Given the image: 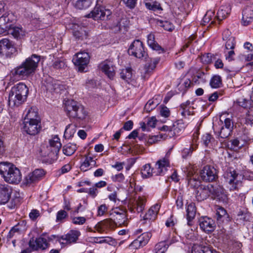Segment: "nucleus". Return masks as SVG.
<instances>
[{
	"label": "nucleus",
	"mask_w": 253,
	"mask_h": 253,
	"mask_svg": "<svg viewBox=\"0 0 253 253\" xmlns=\"http://www.w3.org/2000/svg\"><path fill=\"white\" fill-rule=\"evenodd\" d=\"M40 61V56L32 54L14 69L13 74L19 77H27L35 73Z\"/></svg>",
	"instance_id": "f257e3e1"
},
{
	"label": "nucleus",
	"mask_w": 253,
	"mask_h": 253,
	"mask_svg": "<svg viewBox=\"0 0 253 253\" xmlns=\"http://www.w3.org/2000/svg\"><path fill=\"white\" fill-rule=\"evenodd\" d=\"M0 174L9 183L18 184L22 178L20 170L13 164L7 162L0 163Z\"/></svg>",
	"instance_id": "f03ea898"
},
{
	"label": "nucleus",
	"mask_w": 253,
	"mask_h": 253,
	"mask_svg": "<svg viewBox=\"0 0 253 253\" xmlns=\"http://www.w3.org/2000/svg\"><path fill=\"white\" fill-rule=\"evenodd\" d=\"M27 86L21 83L12 87L9 95V104L13 106H18L27 99L28 94Z\"/></svg>",
	"instance_id": "7ed1b4c3"
},
{
	"label": "nucleus",
	"mask_w": 253,
	"mask_h": 253,
	"mask_svg": "<svg viewBox=\"0 0 253 253\" xmlns=\"http://www.w3.org/2000/svg\"><path fill=\"white\" fill-rule=\"evenodd\" d=\"M227 188L230 191L238 190L242 186L244 176L232 168L227 169L223 174Z\"/></svg>",
	"instance_id": "20e7f679"
},
{
	"label": "nucleus",
	"mask_w": 253,
	"mask_h": 253,
	"mask_svg": "<svg viewBox=\"0 0 253 253\" xmlns=\"http://www.w3.org/2000/svg\"><path fill=\"white\" fill-rule=\"evenodd\" d=\"M61 145L59 138L56 135L54 136L49 140V145L42 149V155L47 157L52 160H57Z\"/></svg>",
	"instance_id": "39448f33"
},
{
	"label": "nucleus",
	"mask_w": 253,
	"mask_h": 253,
	"mask_svg": "<svg viewBox=\"0 0 253 253\" xmlns=\"http://www.w3.org/2000/svg\"><path fill=\"white\" fill-rule=\"evenodd\" d=\"M65 110L70 118L83 119L86 116L83 106L78 105L74 100H69L66 102Z\"/></svg>",
	"instance_id": "423d86ee"
},
{
	"label": "nucleus",
	"mask_w": 253,
	"mask_h": 253,
	"mask_svg": "<svg viewBox=\"0 0 253 253\" xmlns=\"http://www.w3.org/2000/svg\"><path fill=\"white\" fill-rule=\"evenodd\" d=\"M128 53L129 55L139 59H145L147 56L143 44L139 40H134L130 44L128 49Z\"/></svg>",
	"instance_id": "0eeeda50"
},
{
	"label": "nucleus",
	"mask_w": 253,
	"mask_h": 253,
	"mask_svg": "<svg viewBox=\"0 0 253 253\" xmlns=\"http://www.w3.org/2000/svg\"><path fill=\"white\" fill-rule=\"evenodd\" d=\"M89 56L87 52L82 51L76 54L73 58L74 64L78 66V70L84 72L89 61Z\"/></svg>",
	"instance_id": "6e6552de"
},
{
	"label": "nucleus",
	"mask_w": 253,
	"mask_h": 253,
	"mask_svg": "<svg viewBox=\"0 0 253 253\" xmlns=\"http://www.w3.org/2000/svg\"><path fill=\"white\" fill-rule=\"evenodd\" d=\"M200 174L202 180L206 182H212L217 178L216 170L210 166H205Z\"/></svg>",
	"instance_id": "1a4fd4ad"
},
{
	"label": "nucleus",
	"mask_w": 253,
	"mask_h": 253,
	"mask_svg": "<svg viewBox=\"0 0 253 253\" xmlns=\"http://www.w3.org/2000/svg\"><path fill=\"white\" fill-rule=\"evenodd\" d=\"M45 174V172L43 169H36L25 177L23 183L26 185H30L41 180Z\"/></svg>",
	"instance_id": "9d476101"
},
{
	"label": "nucleus",
	"mask_w": 253,
	"mask_h": 253,
	"mask_svg": "<svg viewBox=\"0 0 253 253\" xmlns=\"http://www.w3.org/2000/svg\"><path fill=\"white\" fill-rule=\"evenodd\" d=\"M211 190H213V185H202L195 191V197L197 201H202L207 199L211 195Z\"/></svg>",
	"instance_id": "9b49d317"
},
{
	"label": "nucleus",
	"mask_w": 253,
	"mask_h": 253,
	"mask_svg": "<svg viewBox=\"0 0 253 253\" xmlns=\"http://www.w3.org/2000/svg\"><path fill=\"white\" fill-rule=\"evenodd\" d=\"M29 247L33 250H44L48 248L49 243L45 238L40 237L35 239L34 237L30 239L29 242Z\"/></svg>",
	"instance_id": "f8f14e48"
},
{
	"label": "nucleus",
	"mask_w": 253,
	"mask_h": 253,
	"mask_svg": "<svg viewBox=\"0 0 253 253\" xmlns=\"http://www.w3.org/2000/svg\"><path fill=\"white\" fill-rule=\"evenodd\" d=\"M23 129L27 134L35 135L41 129V122L23 121Z\"/></svg>",
	"instance_id": "ddd939ff"
},
{
	"label": "nucleus",
	"mask_w": 253,
	"mask_h": 253,
	"mask_svg": "<svg viewBox=\"0 0 253 253\" xmlns=\"http://www.w3.org/2000/svg\"><path fill=\"white\" fill-rule=\"evenodd\" d=\"M111 215L114 218L113 221L114 222V227L115 226H121L127 225V218L124 211L116 209Z\"/></svg>",
	"instance_id": "4468645a"
},
{
	"label": "nucleus",
	"mask_w": 253,
	"mask_h": 253,
	"mask_svg": "<svg viewBox=\"0 0 253 253\" xmlns=\"http://www.w3.org/2000/svg\"><path fill=\"white\" fill-rule=\"evenodd\" d=\"M170 167L169 159L165 157L158 161L154 169V174L156 175H163L167 170V168Z\"/></svg>",
	"instance_id": "2eb2a0df"
},
{
	"label": "nucleus",
	"mask_w": 253,
	"mask_h": 253,
	"mask_svg": "<svg viewBox=\"0 0 253 253\" xmlns=\"http://www.w3.org/2000/svg\"><path fill=\"white\" fill-rule=\"evenodd\" d=\"M80 235V231L71 230L67 234L60 237L58 240L61 244H70L76 242Z\"/></svg>",
	"instance_id": "dca6fc26"
},
{
	"label": "nucleus",
	"mask_w": 253,
	"mask_h": 253,
	"mask_svg": "<svg viewBox=\"0 0 253 253\" xmlns=\"http://www.w3.org/2000/svg\"><path fill=\"white\" fill-rule=\"evenodd\" d=\"M15 50L12 42L7 39L0 41V54L10 56Z\"/></svg>",
	"instance_id": "f3484780"
},
{
	"label": "nucleus",
	"mask_w": 253,
	"mask_h": 253,
	"mask_svg": "<svg viewBox=\"0 0 253 253\" xmlns=\"http://www.w3.org/2000/svg\"><path fill=\"white\" fill-rule=\"evenodd\" d=\"M211 195L214 199L223 202H226L228 199L225 189L218 185H213V190H211Z\"/></svg>",
	"instance_id": "a211bd4d"
},
{
	"label": "nucleus",
	"mask_w": 253,
	"mask_h": 253,
	"mask_svg": "<svg viewBox=\"0 0 253 253\" xmlns=\"http://www.w3.org/2000/svg\"><path fill=\"white\" fill-rule=\"evenodd\" d=\"M160 208V205L158 204L152 206L142 216L144 223H147L148 221L149 223H150L154 221L157 218Z\"/></svg>",
	"instance_id": "6ab92c4d"
},
{
	"label": "nucleus",
	"mask_w": 253,
	"mask_h": 253,
	"mask_svg": "<svg viewBox=\"0 0 253 253\" xmlns=\"http://www.w3.org/2000/svg\"><path fill=\"white\" fill-rule=\"evenodd\" d=\"M200 228L205 232H211L214 230L215 224L214 221L207 216L202 217L199 219Z\"/></svg>",
	"instance_id": "aec40b11"
},
{
	"label": "nucleus",
	"mask_w": 253,
	"mask_h": 253,
	"mask_svg": "<svg viewBox=\"0 0 253 253\" xmlns=\"http://www.w3.org/2000/svg\"><path fill=\"white\" fill-rule=\"evenodd\" d=\"M44 85L47 91L51 93H58L63 88V85L60 84L59 81H55L50 77L46 79Z\"/></svg>",
	"instance_id": "412c9836"
},
{
	"label": "nucleus",
	"mask_w": 253,
	"mask_h": 253,
	"mask_svg": "<svg viewBox=\"0 0 253 253\" xmlns=\"http://www.w3.org/2000/svg\"><path fill=\"white\" fill-rule=\"evenodd\" d=\"M99 67L109 78L110 79L113 78L115 72L112 61L108 60H105L100 64Z\"/></svg>",
	"instance_id": "4be33fe9"
},
{
	"label": "nucleus",
	"mask_w": 253,
	"mask_h": 253,
	"mask_svg": "<svg viewBox=\"0 0 253 253\" xmlns=\"http://www.w3.org/2000/svg\"><path fill=\"white\" fill-rule=\"evenodd\" d=\"M12 189L6 184H0V205L6 203L9 200Z\"/></svg>",
	"instance_id": "5701e85b"
},
{
	"label": "nucleus",
	"mask_w": 253,
	"mask_h": 253,
	"mask_svg": "<svg viewBox=\"0 0 253 253\" xmlns=\"http://www.w3.org/2000/svg\"><path fill=\"white\" fill-rule=\"evenodd\" d=\"M25 112L26 115L23 121L41 122L38 109L36 107H30L27 108Z\"/></svg>",
	"instance_id": "b1692460"
},
{
	"label": "nucleus",
	"mask_w": 253,
	"mask_h": 253,
	"mask_svg": "<svg viewBox=\"0 0 253 253\" xmlns=\"http://www.w3.org/2000/svg\"><path fill=\"white\" fill-rule=\"evenodd\" d=\"M96 230L99 232H104L108 229L114 228V222L111 219H106L99 222L95 227Z\"/></svg>",
	"instance_id": "393cba45"
},
{
	"label": "nucleus",
	"mask_w": 253,
	"mask_h": 253,
	"mask_svg": "<svg viewBox=\"0 0 253 253\" xmlns=\"http://www.w3.org/2000/svg\"><path fill=\"white\" fill-rule=\"evenodd\" d=\"M230 32L228 30H225L222 34V39L226 41L225 49H234L235 46V38L230 36Z\"/></svg>",
	"instance_id": "a878e982"
},
{
	"label": "nucleus",
	"mask_w": 253,
	"mask_h": 253,
	"mask_svg": "<svg viewBox=\"0 0 253 253\" xmlns=\"http://www.w3.org/2000/svg\"><path fill=\"white\" fill-rule=\"evenodd\" d=\"M73 34L76 39L79 40L87 39L88 36L86 28L78 25L74 26Z\"/></svg>",
	"instance_id": "bb28decb"
},
{
	"label": "nucleus",
	"mask_w": 253,
	"mask_h": 253,
	"mask_svg": "<svg viewBox=\"0 0 253 253\" xmlns=\"http://www.w3.org/2000/svg\"><path fill=\"white\" fill-rule=\"evenodd\" d=\"M147 43L148 46L153 49L158 51L159 53L164 52L165 51L163 48L155 40V36L152 34H150L147 36Z\"/></svg>",
	"instance_id": "cd10ccee"
},
{
	"label": "nucleus",
	"mask_w": 253,
	"mask_h": 253,
	"mask_svg": "<svg viewBox=\"0 0 253 253\" xmlns=\"http://www.w3.org/2000/svg\"><path fill=\"white\" fill-rule=\"evenodd\" d=\"M14 21V16L12 13H5L0 17V24L10 28Z\"/></svg>",
	"instance_id": "c85d7f7f"
},
{
	"label": "nucleus",
	"mask_w": 253,
	"mask_h": 253,
	"mask_svg": "<svg viewBox=\"0 0 253 253\" xmlns=\"http://www.w3.org/2000/svg\"><path fill=\"white\" fill-rule=\"evenodd\" d=\"M216 215L217 220L220 223L228 218L226 211L223 208L219 206L216 207Z\"/></svg>",
	"instance_id": "c756f323"
},
{
	"label": "nucleus",
	"mask_w": 253,
	"mask_h": 253,
	"mask_svg": "<svg viewBox=\"0 0 253 253\" xmlns=\"http://www.w3.org/2000/svg\"><path fill=\"white\" fill-rule=\"evenodd\" d=\"M251 217V213L247 209L240 210L237 214V220H239L241 223L248 221Z\"/></svg>",
	"instance_id": "7c9ffc66"
},
{
	"label": "nucleus",
	"mask_w": 253,
	"mask_h": 253,
	"mask_svg": "<svg viewBox=\"0 0 253 253\" xmlns=\"http://www.w3.org/2000/svg\"><path fill=\"white\" fill-rule=\"evenodd\" d=\"M187 218L188 223L195 216L196 208L195 203L191 202L188 204L186 208Z\"/></svg>",
	"instance_id": "2f4dec72"
},
{
	"label": "nucleus",
	"mask_w": 253,
	"mask_h": 253,
	"mask_svg": "<svg viewBox=\"0 0 253 253\" xmlns=\"http://www.w3.org/2000/svg\"><path fill=\"white\" fill-rule=\"evenodd\" d=\"M192 253H217L214 250L211 249L209 247L196 246L192 249Z\"/></svg>",
	"instance_id": "473e14b6"
},
{
	"label": "nucleus",
	"mask_w": 253,
	"mask_h": 253,
	"mask_svg": "<svg viewBox=\"0 0 253 253\" xmlns=\"http://www.w3.org/2000/svg\"><path fill=\"white\" fill-rule=\"evenodd\" d=\"M231 9L229 6H221L217 13V18L219 21H221L226 18L229 14Z\"/></svg>",
	"instance_id": "72a5a7b5"
},
{
	"label": "nucleus",
	"mask_w": 253,
	"mask_h": 253,
	"mask_svg": "<svg viewBox=\"0 0 253 253\" xmlns=\"http://www.w3.org/2000/svg\"><path fill=\"white\" fill-rule=\"evenodd\" d=\"M77 147L74 143H68L63 147V153L67 156L73 155L76 151Z\"/></svg>",
	"instance_id": "f704fd0d"
},
{
	"label": "nucleus",
	"mask_w": 253,
	"mask_h": 253,
	"mask_svg": "<svg viewBox=\"0 0 253 253\" xmlns=\"http://www.w3.org/2000/svg\"><path fill=\"white\" fill-rule=\"evenodd\" d=\"M92 163L95 165L96 162L93 158L90 156H85L84 161L82 163L80 169L83 171H86L89 169V167L92 165Z\"/></svg>",
	"instance_id": "c9c22d12"
},
{
	"label": "nucleus",
	"mask_w": 253,
	"mask_h": 253,
	"mask_svg": "<svg viewBox=\"0 0 253 253\" xmlns=\"http://www.w3.org/2000/svg\"><path fill=\"white\" fill-rule=\"evenodd\" d=\"M121 78L125 82L129 83L132 81V70L130 68H127L122 70L120 73Z\"/></svg>",
	"instance_id": "e433bc0d"
},
{
	"label": "nucleus",
	"mask_w": 253,
	"mask_h": 253,
	"mask_svg": "<svg viewBox=\"0 0 253 253\" xmlns=\"http://www.w3.org/2000/svg\"><path fill=\"white\" fill-rule=\"evenodd\" d=\"M74 5L79 9L87 8L90 5V1L88 0H72Z\"/></svg>",
	"instance_id": "4c0bfd02"
},
{
	"label": "nucleus",
	"mask_w": 253,
	"mask_h": 253,
	"mask_svg": "<svg viewBox=\"0 0 253 253\" xmlns=\"http://www.w3.org/2000/svg\"><path fill=\"white\" fill-rule=\"evenodd\" d=\"M190 104V101H187L185 103H182L180 105V108L181 109V114L182 116L185 118L190 115H193V111L190 110V108L189 107Z\"/></svg>",
	"instance_id": "58836bf2"
},
{
	"label": "nucleus",
	"mask_w": 253,
	"mask_h": 253,
	"mask_svg": "<svg viewBox=\"0 0 253 253\" xmlns=\"http://www.w3.org/2000/svg\"><path fill=\"white\" fill-rule=\"evenodd\" d=\"M146 198L144 197H139L135 204V209L137 212H142L145 206Z\"/></svg>",
	"instance_id": "ea45409f"
},
{
	"label": "nucleus",
	"mask_w": 253,
	"mask_h": 253,
	"mask_svg": "<svg viewBox=\"0 0 253 253\" xmlns=\"http://www.w3.org/2000/svg\"><path fill=\"white\" fill-rule=\"evenodd\" d=\"M153 171L154 169H152L150 165L148 164L143 167L141 173L143 177L148 178L153 175Z\"/></svg>",
	"instance_id": "a19ab883"
},
{
	"label": "nucleus",
	"mask_w": 253,
	"mask_h": 253,
	"mask_svg": "<svg viewBox=\"0 0 253 253\" xmlns=\"http://www.w3.org/2000/svg\"><path fill=\"white\" fill-rule=\"evenodd\" d=\"M169 245L166 241H162L158 243L155 246L156 253H165Z\"/></svg>",
	"instance_id": "79ce46f5"
},
{
	"label": "nucleus",
	"mask_w": 253,
	"mask_h": 253,
	"mask_svg": "<svg viewBox=\"0 0 253 253\" xmlns=\"http://www.w3.org/2000/svg\"><path fill=\"white\" fill-rule=\"evenodd\" d=\"M152 236V234L150 232H145L142 233L141 235H140L138 238V240L141 243V245L144 247L149 242L150 239Z\"/></svg>",
	"instance_id": "37998d69"
},
{
	"label": "nucleus",
	"mask_w": 253,
	"mask_h": 253,
	"mask_svg": "<svg viewBox=\"0 0 253 253\" xmlns=\"http://www.w3.org/2000/svg\"><path fill=\"white\" fill-rule=\"evenodd\" d=\"M7 33L11 34L15 38H18L21 35H22V30L21 28L13 27L12 25Z\"/></svg>",
	"instance_id": "c03bdc74"
},
{
	"label": "nucleus",
	"mask_w": 253,
	"mask_h": 253,
	"mask_svg": "<svg viewBox=\"0 0 253 253\" xmlns=\"http://www.w3.org/2000/svg\"><path fill=\"white\" fill-rule=\"evenodd\" d=\"M210 84L212 88H218L221 84V79L218 75L214 76L211 80Z\"/></svg>",
	"instance_id": "a18cd8bd"
},
{
	"label": "nucleus",
	"mask_w": 253,
	"mask_h": 253,
	"mask_svg": "<svg viewBox=\"0 0 253 253\" xmlns=\"http://www.w3.org/2000/svg\"><path fill=\"white\" fill-rule=\"evenodd\" d=\"M231 149L234 150H237L241 148L244 145V142H241L238 139H234L230 141Z\"/></svg>",
	"instance_id": "49530a36"
},
{
	"label": "nucleus",
	"mask_w": 253,
	"mask_h": 253,
	"mask_svg": "<svg viewBox=\"0 0 253 253\" xmlns=\"http://www.w3.org/2000/svg\"><path fill=\"white\" fill-rule=\"evenodd\" d=\"M101 12V6H96L89 14V17L93 18L94 20H99L100 13Z\"/></svg>",
	"instance_id": "de8ad7c7"
},
{
	"label": "nucleus",
	"mask_w": 253,
	"mask_h": 253,
	"mask_svg": "<svg viewBox=\"0 0 253 253\" xmlns=\"http://www.w3.org/2000/svg\"><path fill=\"white\" fill-rule=\"evenodd\" d=\"M159 59L158 58H153L151 59L150 62L147 63L145 65V68L147 71L154 70L157 64L159 62Z\"/></svg>",
	"instance_id": "09e8293b"
},
{
	"label": "nucleus",
	"mask_w": 253,
	"mask_h": 253,
	"mask_svg": "<svg viewBox=\"0 0 253 253\" xmlns=\"http://www.w3.org/2000/svg\"><path fill=\"white\" fill-rule=\"evenodd\" d=\"M21 230L22 229L20 227V224L19 223L17 225L13 227L9 231L7 236V239L9 240L11 239L14 236L16 233L19 234L20 233V231H21Z\"/></svg>",
	"instance_id": "8fccbe9b"
},
{
	"label": "nucleus",
	"mask_w": 253,
	"mask_h": 253,
	"mask_svg": "<svg viewBox=\"0 0 253 253\" xmlns=\"http://www.w3.org/2000/svg\"><path fill=\"white\" fill-rule=\"evenodd\" d=\"M200 183V181L197 179L196 178L192 177L188 179V184L189 186L191 188L197 189L199 186L202 185Z\"/></svg>",
	"instance_id": "3c124183"
},
{
	"label": "nucleus",
	"mask_w": 253,
	"mask_h": 253,
	"mask_svg": "<svg viewBox=\"0 0 253 253\" xmlns=\"http://www.w3.org/2000/svg\"><path fill=\"white\" fill-rule=\"evenodd\" d=\"M246 122L247 124L253 125V106L250 108L247 113Z\"/></svg>",
	"instance_id": "603ef678"
},
{
	"label": "nucleus",
	"mask_w": 253,
	"mask_h": 253,
	"mask_svg": "<svg viewBox=\"0 0 253 253\" xmlns=\"http://www.w3.org/2000/svg\"><path fill=\"white\" fill-rule=\"evenodd\" d=\"M231 131V129H229L228 128H225L224 126H222L219 133V135L221 138H226L228 137L230 135Z\"/></svg>",
	"instance_id": "864d4df0"
},
{
	"label": "nucleus",
	"mask_w": 253,
	"mask_h": 253,
	"mask_svg": "<svg viewBox=\"0 0 253 253\" xmlns=\"http://www.w3.org/2000/svg\"><path fill=\"white\" fill-rule=\"evenodd\" d=\"M99 20H105L108 19L109 16L111 14V11L101 6V12L100 13Z\"/></svg>",
	"instance_id": "5fc2aeb1"
},
{
	"label": "nucleus",
	"mask_w": 253,
	"mask_h": 253,
	"mask_svg": "<svg viewBox=\"0 0 253 253\" xmlns=\"http://www.w3.org/2000/svg\"><path fill=\"white\" fill-rule=\"evenodd\" d=\"M128 25V22L126 18L121 19L117 23V27L120 31L126 30Z\"/></svg>",
	"instance_id": "6e6d98bb"
},
{
	"label": "nucleus",
	"mask_w": 253,
	"mask_h": 253,
	"mask_svg": "<svg viewBox=\"0 0 253 253\" xmlns=\"http://www.w3.org/2000/svg\"><path fill=\"white\" fill-rule=\"evenodd\" d=\"M158 104L157 102H154V100H149L146 104L144 109L147 112H150L157 106Z\"/></svg>",
	"instance_id": "4d7b16f0"
},
{
	"label": "nucleus",
	"mask_w": 253,
	"mask_h": 253,
	"mask_svg": "<svg viewBox=\"0 0 253 253\" xmlns=\"http://www.w3.org/2000/svg\"><path fill=\"white\" fill-rule=\"evenodd\" d=\"M224 53L226 60H228L229 61L234 60L235 54L233 49H225Z\"/></svg>",
	"instance_id": "13d9d810"
},
{
	"label": "nucleus",
	"mask_w": 253,
	"mask_h": 253,
	"mask_svg": "<svg viewBox=\"0 0 253 253\" xmlns=\"http://www.w3.org/2000/svg\"><path fill=\"white\" fill-rule=\"evenodd\" d=\"M237 103L239 106L246 108L250 105V101L243 97H240L237 100Z\"/></svg>",
	"instance_id": "bf43d9fd"
},
{
	"label": "nucleus",
	"mask_w": 253,
	"mask_h": 253,
	"mask_svg": "<svg viewBox=\"0 0 253 253\" xmlns=\"http://www.w3.org/2000/svg\"><path fill=\"white\" fill-rule=\"evenodd\" d=\"M247 19L248 17H253V9L251 6H247L243 11V16Z\"/></svg>",
	"instance_id": "052dcab7"
},
{
	"label": "nucleus",
	"mask_w": 253,
	"mask_h": 253,
	"mask_svg": "<svg viewBox=\"0 0 253 253\" xmlns=\"http://www.w3.org/2000/svg\"><path fill=\"white\" fill-rule=\"evenodd\" d=\"M72 223L77 225H83L86 221V218L83 216L74 217L72 219Z\"/></svg>",
	"instance_id": "680f3d73"
},
{
	"label": "nucleus",
	"mask_w": 253,
	"mask_h": 253,
	"mask_svg": "<svg viewBox=\"0 0 253 253\" xmlns=\"http://www.w3.org/2000/svg\"><path fill=\"white\" fill-rule=\"evenodd\" d=\"M145 6L148 9L156 11L160 8V6L159 4H158L157 2L151 3V2H145Z\"/></svg>",
	"instance_id": "e2e57ef3"
},
{
	"label": "nucleus",
	"mask_w": 253,
	"mask_h": 253,
	"mask_svg": "<svg viewBox=\"0 0 253 253\" xmlns=\"http://www.w3.org/2000/svg\"><path fill=\"white\" fill-rule=\"evenodd\" d=\"M160 113L162 117L168 118L170 116V112L167 107L165 106H161Z\"/></svg>",
	"instance_id": "0e129e2a"
},
{
	"label": "nucleus",
	"mask_w": 253,
	"mask_h": 253,
	"mask_svg": "<svg viewBox=\"0 0 253 253\" xmlns=\"http://www.w3.org/2000/svg\"><path fill=\"white\" fill-rule=\"evenodd\" d=\"M160 26L167 31H171L173 29V26L168 21H160Z\"/></svg>",
	"instance_id": "69168bd1"
},
{
	"label": "nucleus",
	"mask_w": 253,
	"mask_h": 253,
	"mask_svg": "<svg viewBox=\"0 0 253 253\" xmlns=\"http://www.w3.org/2000/svg\"><path fill=\"white\" fill-rule=\"evenodd\" d=\"M197 145H192L190 146V148H185L182 151V157L183 158L186 157L189 155L191 154L193 151L196 149Z\"/></svg>",
	"instance_id": "338daca9"
},
{
	"label": "nucleus",
	"mask_w": 253,
	"mask_h": 253,
	"mask_svg": "<svg viewBox=\"0 0 253 253\" xmlns=\"http://www.w3.org/2000/svg\"><path fill=\"white\" fill-rule=\"evenodd\" d=\"M68 216V214L64 210H60L57 212L56 221H62Z\"/></svg>",
	"instance_id": "774afa93"
}]
</instances>
